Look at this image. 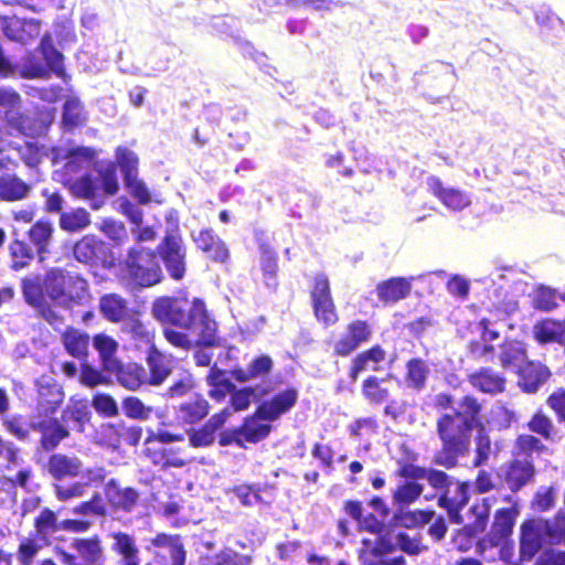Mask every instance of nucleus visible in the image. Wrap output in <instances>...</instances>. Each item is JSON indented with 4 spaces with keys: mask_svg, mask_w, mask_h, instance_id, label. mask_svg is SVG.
<instances>
[{
    "mask_svg": "<svg viewBox=\"0 0 565 565\" xmlns=\"http://www.w3.org/2000/svg\"><path fill=\"white\" fill-rule=\"evenodd\" d=\"M154 548H168L171 557V565H185L186 550L180 534L157 533L150 540Z\"/></svg>",
    "mask_w": 565,
    "mask_h": 565,
    "instance_id": "obj_34",
    "label": "nucleus"
},
{
    "mask_svg": "<svg viewBox=\"0 0 565 565\" xmlns=\"http://www.w3.org/2000/svg\"><path fill=\"white\" fill-rule=\"evenodd\" d=\"M121 409L126 417L131 419H148L152 413V407L146 406L137 396H127L121 402Z\"/></svg>",
    "mask_w": 565,
    "mask_h": 565,
    "instance_id": "obj_62",
    "label": "nucleus"
},
{
    "mask_svg": "<svg viewBox=\"0 0 565 565\" xmlns=\"http://www.w3.org/2000/svg\"><path fill=\"white\" fill-rule=\"evenodd\" d=\"M518 374V385L522 392L527 394L536 393L552 375L545 364L535 361H526L519 367Z\"/></svg>",
    "mask_w": 565,
    "mask_h": 565,
    "instance_id": "obj_25",
    "label": "nucleus"
},
{
    "mask_svg": "<svg viewBox=\"0 0 565 565\" xmlns=\"http://www.w3.org/2000/svg\"><path fill=\"white\" fill-rule=\"evenodd\" d=\"M557 307V294L555 289L547 286H540L536 288L535 296L533 298L534 309L543 312H550L555 310Z\"/></svg>",
    "mask_w": 565,
    "mask_h": 565,
    "instance_id": "obj_61",
    "label": "nucleus"
},
{
    "mask_svg": "<svg viewBox=\"0 0 565 565\" xmlns=\"http://www.w3.org/2000/svg\"><path fill=\"white\" fill-rule=\"evenodd\" d=\"M86 122L87 113L79 97H67L62 110V125L64 130L73 131L76 128L84 127Z\"/></svg>",
    "mask_w": 565,
    "mask_h": 565,
    "instance_id": "obj_39",
    "label": "nucleus"
},
{
    "mask_svg": "<svg viewBox=\"0 0 565 565\" xmlns=\"http://www.w3.org/2000/svg\"><path fill=\"white\" fill-rule=\"evenodd\" d=\"M9 255L11 257L10 268L19 271L28 267L33 260L34 253L30 245L23 239L13 238L9 245Z\"/></svg>",
    "mask_w": 565,
    "mask_h": 565,
    "instance_id": "obj_49",
    "label": "nucleus"
},
{
    "mask_svg": "<svg viewBox=\"0 0 565 565\" xmlns=\"http://www.w3.org/2000/svg\"><path fill=\"white\" fill-rule=\"evenodd\" d=\"M274 367L273 359L267 354L255 356L246 369L236 367L231 374L239 383H246L271 373Z\"/></svg>",
    "mask_w": 565,
    "mask_h": 565,
    "instance_id": "obj_35",
    "label": "nucleus"
},
{
    "mask_svg": "<svg viewBox=\"0 0 565 565\" xmlns=\"http://www.w3.org/2000/svg\"><path fill=\"white\" fill-rule=\"evenodd\" d=\"M427 186L429 192L449 210L462 211L471 204L470 196L465 191L457 188H445L438 177H429Z\"/></svg>",
    "mask_w": 565,
    "mask_h": 565,
    "instance_id": "obj_22",
    "label": "nucleus"
},
{
    "mask_svg": "<svg viewBox=\"0 0 565 565\" xmlns=\"http://www.w3.org/2000/svg\"><path fill=\"white\" fill-rule=\"evenodd\" d=\"M429 367L422 358H412L406 362L404 380L408 388L420 392L428 381Z\"/></svg>",
    "mask_w": 565,
    "mask_h": 565,
    "instance_id": "obj_42",
    "label": "nucleus"
},
{
    "mask_svg": "<svg viewBox=\"0 0 565 565\" xmlns=\"http://www.w3.org/2000/svg\"><path fill=\"white\" fill-rule=\"evenodd\" d=\"M491 500L486 497L471 504L467 511V522L462 524L479 535L482 534L489 524Z\"/></svg>",
    "mask_w": 565,
    "mask_h": 565,
    "instance_id": "obj_40",
    "label": "nucleus"
},
{
    "mask_svg": "<svg viewBox=\"0 0 565 565\" xmlns=\"http://www.w3.org/2000/svg\"><path fill=\"white\" fill-rule=\"evenodd\" d=\"M434 407L438 412L435 431L440 448L434 452L431 462L451 470L469 454L473 431L486 429L484 405L470 393L455 401L450 393L440 392L434 397Z\"/></svg>",
    "mask_w": 565,
    "mask_h": 565,
    "instance_id": "obj_1",
    "label": "nucleus"
},
{
    "mask_svg": "<svg viewBox=\"0 0 565 565\" xmlns=\"http://www.w3.org/2000/svg\"><path fill=\"white\" fill-rule=\"evenodd\" d=\"M386 352L380 344H374L359 352L350 362L348 375L355 382L365 371H380V364L385 360Z\"/></svg>",
    "mask_w": 565,
    "mask_h": 565,
    "instance_id": "obj_26",
    "label": "nucleus"
},
{
    "mask_svg": "<svg viewBox=\"0 0 565 565\" xmlns=\"http://www.w3.org/2000/svg\"><path fill=\"white\" fill-rule=\"evenodd\" d=\"M104 494L114 512H132L140 502V492L134 487H122L116 478L109 479L104 488Z\"/></svg>",
    "mask_w": 565,
    "mask_h": 565,
    "instance_id": "obj_15",
    "label": "nucleus"
},
{
    "mask_svg": "<svg viewBox=\"0 0 565 565\" xmlns=\"http://www.w3.org/2000/svg\"><path fill=\"white\" fill-rule=\"evenodd\" d=\"M90 224L89 213L78 207L71 212L60 214V227L66 232L74 233L84 230Z\"/></svg>",
    "mask_w": 565,
    "mask_h": 565,
    "instance_id": "obj_56",
    "label": "nucleus"
},
{
    "mask_svg": "<svg viewBox=\"0 0 565 565\" xmlns=\"http://www.w3.org/2000/svg\"><path fill=\"white\" fill-rule=\"evenodd\" d=\"M93 344L99 353L104 369H114L117 362L115 359V353L118 348L116 340L105 333H98L94 335Z\"/></svg>",
    "mask_w": 565,
    "mask_h": 565,
    "instance_id": "obj_50",
    "label": "nucleus"
},
{
    "mask_svg": "<svg viewBox=\"0 0 565 565\" xmlns=\"http://www.w3.org/2000/svg\"><path fill=\"white\" fill-rule=\"evenodd\" d=\"M146 361L149 369L147 382L150 385H161L172 373L171 360L158 350L156 345L148 348Z\"/></svg>",
    "mask_w": 565,
    "mask_h": 565,
    "instance_id": "obj_31",
    "label": "nucleus"
},
{
    "mask_svg": "<svg viewBox=\"0 0 565 565\" xmlns=\"http://www.w3.org/2000/svg\"><path fill=\"white\" fill-rule=\"evenodd\" d=\"M468 382L477 391L491 396L501 394L507 388L505 376L489 366L480 367L470 373Z\"/></svg>",
    "mask_w": 565,
    "mask_h": 565,
    "instance_id": "obj_24",
    "label": "nucleus"
},
{
    "mask_svg": "<svg viewBox=\"0 0 565 565\" xmlns=\"http://www.w3.org/2000/svg\"><path fill=\"white\" fill-rule=\"evenodd\" d=\"M4 429L18 440H26L30 435V425L28 426L24 417L20 414L6 416L1 418Z\"/></svg>",
    "mask_w": 565,
    "mask_h": 565,
    "instance_id": "obj_64",
    "label": "nucleus"
},
{
    "mask_svg": "<svg viewBox=\"0 0 565 565\" xmlns=\"http://www.w3.org/2000/svg\"><path fill=\"white\" fill-rule=\"evenodd\" d=\"M64 399L63 391L55 385L42 386L38 396V411L40 415L52 416L61 407Z\"/></svg>",
    "mask_w": 565,
    "mask_h": 565,
    "instance_id": "obj_46",
    "label": "nucleus"
},
{
    "mask_svg": "<svg viewBox=\"0 0 565 565\" xmlns=\"http://www.w3.org/2000/svg\"><path fill=\"white\" fill-rule=\"evenodd\" d=\"M82 470L83 462L78 457L62 452H53L45 463V471L57 481L76 478Z\"/></svg>",
    "mask_w": 565,
    "mask_h": 565,
    "instance_id": "obj_23",
    "label": "nucleus"
},
{
    "mask_svg": "<svg viewBox=\"0 0 565 565\" xmlns=\"http://www.w3.org/2000/svg\"><path fill=\"white\" fill-rule=\"evenodd\" d=\"M121 279L134 288H149L161 282L163 275L157 252L143 245L128 248L120 263Z\"/></svg>",
    "mask_w": 565,
    "mask_h": 565,
    "instance_id": "obj_3",
    "label": "nucleus"
},
{
    "mask_svg": "<svg viewBox=\"0 0 565 565\" xmlns=\"http://www.w3.org/2000/svg\"><path fill=\"white\" fill-rule=\"evenodd\" d=\"M193 242L211 262L218 264L230 262L231 253L226 243L212 228H201L193 237Z\"/></svg>",
    "mask_w": 565,
    "mask_h": 565,
    "instance_id": "obj_21",
    "label": "nucleus"
},
{
    "mask_svg": "<svg viewBox=\"0 0 565 565\" xmlns=\"http://www.w3.org/2000/svg\"><path fill=\"white\" fill-rule=\"evenodd\" d=\"M547 543L543 518L525 520L521 525L520 558L531 561Z\"/></svg>",
    "mask_w": 565,
    "mask_h": 565,
    "instance_id": "obj_17",
    "label": "nucleus"
},
{
    "mask_svg": "<svg viewBox=\"0 0 565 565\" xmlns=\"http://www.w3.org/2000/svg\"><path fill=\"white\" fill-rule=\"evenodd\" d=\"M211 411L209 401L201 394L182 402L177 408V418L188 425H194L204 419Z\"/></svg>",
    "mask_w": 565,
    "mask_h": 565,
    "instance_id": "obj_32",
    "label": "nucleus"
},
{
    "mask_svg": "<svg viewBox=\"0 0 565 565\" xmlns=\"http://www.w3.org/2000/svg\"><path fill=\"white\" fill-rule=\"evenodd\" d=\"M518 514L516 503L495 510L490 530L482 542L491 547L503 544L513 533Z\"/></svg>",
    "mask_w": 565,
    "mask_h": 565,
    "instance_id": "obj_16",
    "label": "nucleus"
},
{
    "mask_svg": "<svg viewBox=\"0 0 565 565\" xmlns=\"http://www.w3.org/2000/svg\"><path fill=\"white\" fill-rule=\"evenodd\" d=\"M469 499L468 482L457 480L441 492L438 498V504L447 511L451 523L462 524L465 519L461 510L468 504Z\"/></svg>",
    "mask_w": 565,
    "mask_h": 565,
    "instance_id": "obj_14",
    "label": "nucleus"
},
{
    "mask_svg": "<svg viewBox=\"0 0 565 565\" xmlns=\"http://www.w3.org/2000/svg\"><path fill=\"white\" fill-rule=\"evenodd\" d=\"M106 253V244L94 235L83 236L73 246L74 258L89 266H96L104 262Z\"/></svg>",
    "mask_w": 565,
    "mask_h": 565,
    "instance_id": "obj_27",
    "label": "nucleus"
},
{
    "mask_svg": "<svg viewBox=\"0 0 565 565\" xmlns=\"http://www.w3.org/2000/svg\"><path fill=\"white\" fill-rule=\"evenodd\" d=\"M397 523L404 527L413 529L429 523L434 518V511L413 510L396 514Z\"/></svg>",
    "mask_w": 565,
    "mask_h": 565,
    "instance_id": "obj_59",
    "label": "nucleus"
},
{
    "mask_svg": "<svg viewBox=\"0 0 565 565\" xmlns=\"http://www.w3.org/2000/svg\"><path fill=\"white\" fill-rule=\"evenodd\" d=\"M268 418L258 414V408L246 416L238 426L244 444H258L265 440L271 433L273 426Z\"/></svg>",
    "mask_w": 565,
    "mask_h": 565,
    "instance_id": "obj_28",
    "label": "nucleus"
},
{
    "mask_svg": "<svg viewBox=\"0 0 565 565\" xmlns=\"http://www.w3.org/2000/svg\"><path fill=\"white\" fill-rule=\"evenodd\" d=\"M271 391L273 388L270 386L255 385L236 388L234 385V390L228 393L231 394L230 405L235 412L246 411L250 406L252 398L259 401Z\"/></svg>",
    "mask_w": 565,
    "mask_h": 565,
    "instance_id": "obj_38",
    "label": "nucleus"
},
{
    "mask_svg": "<svg viewBox=\"0 0 565 565\" xmlns=\"http://www.w3.org/2000/svg\"><path fill=\"white\" fill-rule=\"evenodd\" d=\"M259 263L267 287L276 289L278 287V254L275 248L267 242L259 243Z\"/></svg>",
    "mask_w": 565,
    "mask_h": 565,
    "instance_id": "obj_37",
    "label": "nucleus"
},
{
    "mask_svg": "<svg viewBox=\"0 0 565 565\" xmlns=\"http://www.w3.org/2000/svg\"><path fill=\"white\" fill-rule=\"evenodd\" d=\"M206 384L210 386L209 396L216 402H223L226 395L234 390V384L227 377L226 371L218 369L216 364L210 367Z\"/></svg>",
    "mask_w": 565,
    "mask_h": 565,
    "instance_id": "obj_44",
    "label": "nucleus"
},
{
    "mask_svg": "<svg viewBox=\"0 0 565 565\" xmlns=\"http://www.w3.org/2000/svg\"><path fill=\"white\" fill-rule=\"evenodd\" d=\"M49 545L31 533L20 542L17 558L21 565H31L39 552Z\"/></svg>",
    "mask_w": 565,
    "mask_h": 565,
    "instance_id": "obj_54",
    "label": "nucleus"
},
{
    "mask_svg": "<svg viewBox=\"0 0 565 565\" xmlns=\"http://www.w3.org/2000/svg\"><path fill=\"white\" fill-rule=\"evenodd\" d=\"M53 234V225L50 221H36L28 231L30 241L36 247L39 254L47 252V245Z\"/></svg>",
    "mask_w": 565,
    "mask_h": 565,
    "instance_id": "obj_55",
    "label": "nucleus"
},
{
    "mask_svg": "<svg viewBox=\"0 0 565 565\" xmlns=\"http://www.w3.org/2000/svg\"><path fill=\"white\" fill-rule=\"evenodd\" d=\"M98 308L103 317L114 323L122 321L128 312L126 299L117 294L103 295Z\"/></svg>",
    "mask_w": 565,
    "mask_h": 565,
    "instance_id": "obj_43",
    "label": "nucleus"
},
{
    "mask_svg": "<svg viewBox=\"0 0 565 565\" xmlns=\"http://www.w3.org/2000/svg\"><path fill=\"white\" fill-rule=\"evenodd\" d=\"M534 472L532 462L514 459L505 470L504 480L512 492H518L533 479Z\"/></svg>",
    "mask_w": 565,
    "mask_h": 565,
    "instance_id": "obj_36",
    "label": "nucleus"
},
{
    "mask_svg": "<svg viewBox=\"0 0 565 565\" xmlns=\"http://www.w3.org/2000/svg\"><path fill=\"white\" fill-rule=\"evenodd\" d=\"M396 550V542L393 543L388 537L380 535L371 550L363 557V564L366 565L369 562H377V561H387L391 557L388 554H392Z\"/></svg>",
    "mask_w": 565,
    "mask_h": 565,
    "instance_id": "obj_58",
    "label": "nucleus"
},
{
    "mask_svg": "<svg viewBox=\"0 0 565 565\" xmlns=\"http://www.w3.org/2000/svg\"><path fill=\"white\" fill-rule=\"evenodd\" d=\"M64 350L72 358L85 362L88 358L90 337L84 330L68 326L61 333Z\"/></svg>",
    "mask_w": 565,
    "mask_h": 565,
    "instance_id": "obj_29",
    "label": "nucleus"
},
{
    "mask_svg": "<svg viewBox=\"0 0 565 565\" xmlns=\"http://www.w3.org/2000/svg\"><path fill=\"white\" fill-rule=\"evenodd\" d=\"M526 426L530 431L541 436L545 440H553L557 433L552 418L542 408L534 412Z\"/></svg>",
    "mask_w": 565,
    "mask_h": 565,
    "instance_id": "obj_52",
    "label": "nucleus"
},
{
    "mask_svg": "<svg viewBox=\"0 0 565 565\" xmlns=\"http://www.w3.org/2000/svg\"><path fill=\"white\" fill-rule=\"evenodd\" d=\"M30 428L40 434L39 445L45 452L54 451L60 444L70 438V428L54 416H45L30 424Z\"/></svg>",
    "mask_w": 565,
    "mask_h": 565,
    "instance_id": "obj_12",
    "label": "nucleus"
},
{
    "mask_svg": "<svg viewBox=\"0 0 565 565\" xmlns=\"http://www.w3.org/2000/svg\"><path fill=\"white\" fill-rule=\"evenodd\" d=\"M386 383L387 379L385 377L369 375L362 382L361 393L370 405L386 404L384 406V414L395 419L401 415V412L395 407L396 402L391 399V390L386 386Z\"/></svg>",
    "mask_w": 565,
    "mask_h": 565,
    "instance_id": "obj_13",
    "label": "nucleus"
},
{
    "mask_svg": "<svg viewBox=\"0 0 565 565\" xmlns=\"http://www.w3.org/2000/svg\"><path fill=\"white\" fill-rule=\"evenodd\" d=\"M52 122L53 113L49 109H38L32 114H18L10 120L12 127L31 138L45 135Z\"/></svg>",
    "mask_w": 565,
    "mask_h": 565,
    "instance_id": "obj_20",
    "label": "nucleus"
},
{
    "mask_svg": "<svg viewBox=\"0 0 565 565\" xmlns=\"http://www.w3.org/2000/svg\"><path fill=\"white\" fill-rule=\"evenodd\" d=\"M145 456L156 466L162 468H182L186 461L178 456V451L166 447H151L146 445Z\"/></svg>",
    "mask_w": 565,
    "mask_h": 565,
    "instance_id": "obj_47",
    "label": "nucleus"
},
{
    "mask_svg": "<svg viewBox=\"0 0 565 565\" xmlns=\"http://www.w3.org/2000/svg\"><path fill=\"white\" fill-rule=\"evenodd\" d=\"M152 317L162 326V335L173 348L191 351L195 344L222 347L218 323L199 297L161 296L153 300Z\"/></svg>",
    "mask_w": 565,
    "mask_h": 565,
    "instance_id": "obj_2",
    "label": "nucleus"
},
{
    "mask_svg": "<svg viewBox=\"0 0 565 565\" xmlns=\"http://www.w3.org/2000/svg\"><path fill=\"white\" fill-rule=\"evenodd\" d=\"M311 308L316 320L324 328L339 322V313L332 297L329 277L324 273L313 276L310 287Z\"/></svg>",
    "mask_w": 565,
    "mask_h": 565,
    "instance_id": "obj_6",
    "label": "nucleus"
},
{
    "mask_svg": "<svg viewBox=\"0 0 565 565\" xmlns=\"http://www.w3.org/2000/svg\"><path fill=\"white\" fill-rule=\"evenodd\" d=\"M239 503L245 508L270 507L277 497V488L274 483H241L230 489Z\"/></svg>",
    "mask_w": 565,
    "mask_h": 565,
    "instance_id": "obj_11",
    "label": "nucleus"
},
{
    "mask_svg": "<svg viewBox=\"0 0 565 565\" xmlns=\"http://www.w3.org/2000/svg\"><path fill=\"white\" fill-rule=\"evenodd\" d=\"M92 413L88 405L81 399L71 401L61 414L62 423H72L77 433H84L86 425L90 422Z\"/></svg>",
    "mask_w": 565,
    "mask_h": 565,
    "instance_id": "obj_41",
    "label": "nucleus"
},
{
    "mask_svg": "<svg viewBox=\"0 0 565 565\" xmlns=\"http://www.w3.org/2000/svg\"><path fill=\"white\" fill-rule=\"evenodd\" d=\"M423 493V486L417 482H403L393 492V500L396 504L407 505L415 502Z\"/></svg>",
    "mask_w": 565,
    "mask_h": 565,
    "instance_id": "obj_60",
    "label": "nucleus"
},
{
    "mask_svg": "<svg viewBox=\"0 0 565 565\" xmlns=\"http://www.w3.org/2000/svg\"><path fill=\"white\" fill-rule=\"evenodd\" d=\"M113 540L111 552L119 558L140 553L136 537L124 531H115L109 534Z\"/></svg>",
    "mask_w": 565,
    "mask_h": 565,
    "instance_id": "obj_53",
    "label": "nucleus"
},
{
    "mask_svg": "<svg viewBox=\"0 0 565 565\" xmlns=\"http://www.w3.org/2000/svg\"><path fill=\"white\" fill-rule=\"evenodd\" d=\"M412 281L405 277H392L376 286V294L384 306L394 305L411 295Z\"/></svg>",
    "mask_w": 565,
    "mask_h": 565,
    "instance_id": "obj_30",
    "label": "nucleus"
},
{
    "mask_svg": "<svg viewBox=\"0 0 565 565\" xmlns=\"http://www.w3.org/2000/svg\"><path fill=\"white\" fill-rule=\"evenodd\" d=\"M108 371L115 373L117 382L130 391H136L148 383L145 367L138 363L121 364L117 361L116 366Z\"/></svg>",
    "mask_w": 565,
    "mask_h": 565,
    "instance_id": "obj_33",
    "label": "nucleus"
},
{
    "mask_svg": "<svg viewBox=\"0 0 565 565\" xmlns=\"http://www.w3.org/2000/svg\"><path fill=\"white\" fill-rule=\"evenodd\" d=\"M68 190L76 199L93 201L98 196L99 184L96 179L86 173L70 182Z\"/></svg>",
    "mask_w": 565,
    "mask_h": 565,
    "instance_id": "obj_51",
    "label": "nucleus"
},
{
    "mask_svg": "<svg viewBox=\"0 0 565 565\" xmlns=\"http://www.w3.org/2000/svg\"><path fill=\"white\" fill-rule=\"evenodd\" d=\"M33 525L35 529L33 534L45 544H51V535L55 532L63 530L72 533H85L93 526V522L84 519H64L58 522L57 515L52 509L43 508L34 519Z\"/></svg>",
    "mask_w": 565,
    "mask_h": 565,
    "instance_id": "obj_9",
    "label": "nucleus"
},
{
    "mask_svg": "<svg viewBox=\"0 0 565 565\" xmlns=\"http://www.w3.org/2000/svg\"><path fill=\"white\" fill-rule=\"evenodd\" d=\"M71 546L75 554L67 552L62 546L55 547V553L63 565H105V547L98 534L74 537Z\"/></svg>",
    "mask_w": 565,
    "mask_h": 565,
    "instance_id": "obj_5",
    "label": "nucleus"
},
{
    "mask_svg": "<svg viewBox=\"0 0 565 565\" xmlns=\"http://www.w3.org/2000/svg\"><path fill=\"white\" fill-rule=\"evenodd\" d=\"M22 295L28 305L33 307L39 316L50 326L56 328L64 323V317L58 313L46 299L40 279L24 277L21 280Z\"/></svg>",
    "mask_w": 565,
    "mask_h": 565,
    "instance_id": "obj_10",
    "label": "nucleus"
},
{
    "mask_svg": "<svg viewBox=\"0 0 565 565\" xmlns=\"http://www.w3.org/2000/svg\"><path fill=\"white\" fill-rule=\"evenodd\" d=\"M43 285L51 300L67 307L83 306L90 299L88 280L74 270L53 267L46 271Z\"/></svg>",
    "mask_w": 565,
    "mask_h": 565,
    "instance_id": "obj_4",
    "label": "nucleus"
},
{
    "mask_svg": "<svg viewBox=\"0 0 565 565\" xmlns=\"http://www.w3.org/2000/svg\"><path fill=\"white\" fill-rule=\"evenodd\" d=\"M230 416L231 411L225 407L213 414L200 427L188 430L186 434L190 446L193 448L211 447L215 443L216 433L224 427Z\"/></svg>",
    "mask_w": 565,
    "mask_h": 565,
    "instance_id": "obj_18",
    "label": "nucleus"
},
{
    "mask_svg": "<svg viewBox=\"0 0 565 565\" xmlns=\"http://www.w3.org/2000/svg\"><path fill=\"white\" fill-rule=\"evenodd\" d=\"M557 321L558 319L544 318L533 326V338L539 344L554 343Z\"/></svg>",
    "mask_w": 565,
    "mask_h": 565,
    "instance_id": "obj_63",
    "label": "nucleus"
},
{
    "mask_svg": "<svg viewBox=\"0 0 565 565\" xmlns=\"http://www.w3.org/2000/svg\"><path fill=\"white\" fill-rule=\"evenodd\" d=\"M154 250L169 276L175 281L182 280L186 274V247L182 236L178 232L167 233Z\"/></svg>",
    "mask_w": 565,
    "mask_h": 565,
    "instance_id": "obj_7",
    "label": "nucleus"
},
{
    "mask_svg": "<svg viewBox=\"0 0 565 565\" xmlns=\"http://www.w3.org/2000/svg\"><path fill=\"white\" fill-rule=\"evenodd\" d=\"M298 396V390L294 386H288L273 395L269 399H263L257 405L258 414L267 417L268 422H275L296 406Z\"/></svg>",
    "mask_w": 565,
    "mask_h": 565,
    "instance_id": "obj_19",
    "label": "nucleus"
},
{
    "mask_svg": "<svg viewBox=\"0 0 565 565\" xmlns=\"http://www.w3.org/2000/svg\"><path fill=\"white\" fill-rule=\"evenodd\" d=\"M31 186L17 175L0 177V201L15 202L25 199Z\"/></svg>",
    "mask_w": 565,
    "mask_h": 565,
    "instance_id": "obj_45",
    "label": "nucleus"
},
{
    "mask_svg": "<svg viewBox=\"0 0 565 565\" xmlns=\"http://www.w3.org/2000/svg\"><path fill=\"white\" fill-rule=\"evenodd\" d=\"M547 543L565 545V511L559 510L552 519H543Z\"/></svg>",
    "mask_w": 565,
    "mask_h": 565,
    "instance_id": "obj_57",
    "label": "nucleus"
},
{
    "mask_svg": "<svg viewBox=\"0 0 565 565\" xmlns=\"http://www.w3.org/2000/svg\"><path fill=\"white\" fill-rule=\"evenodd\" d=\"M373 327L367 320L353 319L349 321L344 331L330 342L332 355L335 358H348L360 347L371 341Z\"/></svg>",
    "mask_w": 565,
    "mask_h": 565,
    "instance_id": "obj_8",
    "label": "nucleus"
},
{
    "mask_svg": "<svg viewBox=\"0 0 565 565\" xmlns=\"http://www.w3.org/2000/svg\"><path fill=\"white\" fill-rule=\"evenodd\" d=\"M499 359L503 369L521 366L526 359V351L521 342L505 339L500 345Z\"/></svg>",
    "mask_w": 565,
    "mask_h": 565,
    "instance_id": "obj_48",
    "label": "nucleus"
}]
</instances>
